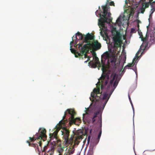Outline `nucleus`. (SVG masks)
I'll return each instance as SVG.
<instances>
[{
  "label": "nucleus",
  "instance_id": "obj_1",
  "mask_svg": "<svg viewBox=\"0 0 155 155\" xmlns=\"http://www.w3.org/2000/svg\"><path fill=\"white\" fill-rule=\"evenodd\" d=\"M124 74L120 72L119 74L121 77L117 79H115L116 73L110 74L107 73L105 75H103L102 72L101 77L98 79V81L96 84L97 87L94 88L89 97L90 101L95 102V104L91 106L92 103H91L89 107L100 111L101 113H103L107 103Z\"/></svg>",
  "mask_w": 155,
  "mask_h": 155
},
{
  "label": "nucleus",
  "instance_id": "obj_2",
  "mask_svg": "<svg viewBox=\"0 0 155 155\" xmlns=\"http://www.w3.org/2000/svg\"><path fill=\"white\" fill-rule=\"evenodd\" d=\"M85 109L84 112L85 113L82 114L83 118H84V115L86 114L89 115V114L87 112V111H88L90 115L88 116V117L87 119V121L89 124L93 123L96 120L95 118L97 117V115H98V120L97 122V131H99V133L97 138L94 137H92L91 144L89 146V149L87 153V155H93L94 147L99 142L101 136L102 132V113H101L100 111L93 110V108L89 107L87 108L85 107Z\"/></svg>",
  "mask_w": 155,
  "mask_h": 155
},
{
  "label": "nucleus",
  "instance_id": "obj_3",
  "mask_svg": "<svg viewBox=\"0 0 155 155\" xmlns=\"http://www.w3.org/2000/svg\"><path fill=\"white\" fill-rule=\"evenodd\" d=\"M106 5H102L101 6L103 11H101V9L100 6H99L98 9L95 12V15L98 17H99L100 18L98 19V25L100 28V35L102 37H104V34L101 30L103 31L104 33L105 32L107 31L108 29L107 27L109 26V22H106L107 19L106 18V14H108V16H109L110 13H108L105 10L104 7Z\"/></svg>",
  "mask_w": 155,
  "mask_h": 155
},
{
  "label": "nucleus",
  "instance_id": "obj_4",
  "mask_svg": "<svg viewBox=\"0 0 155 155\" xmlns=\"http://www.w3.org/2000/svg\"><path fill=\"white\" fill-rule=\"evenodd\" d=\"M94 39V38L93 36L92 39L90 40V41L91 42V45L89 46H88L87 43H86V44H85L83 45L82 43H78L77 44L76 42L74 43V47H77L78 45V48L80 51V52H77V54H75V57L76 58H79V59L81 58L83 59V56L84 55V58H86V53L87 51V48L91 46H93V47L96 50L100 49L101 47V44L95 40H94L93 43H92V41ZM90 41V40H88V41Z\"/></svg>",
  "mask_w": 155,
  "mask_h": 155
},
{
  "label": "nucleus",
  "instance_id": "obj_5",
  "mask_svg": "<svg viewBox=\"0 0 155 155\" xmlns=\"http://www.w3.org/2000/svg\"><path fill=\"white\" fill-rule=\"evenodd\" d=\"M76 35L78 36L79 39L81 40H83L85 43H87L88 46H90L91 45V42L90 41H88V40H91L92 39L93 35L91 33L88 32L85 35L82 34L81 33L78 31L76 33L73 37H72V41H70V50L71 52L73 54H77V52H80L79 48L78 50L77 51L74 48H72V45L71 44L72 42L73 41V38H74L76 39H77Z\"/></svg>",
  "mask_w": 155,
  "mask_h": 155
},
{
  "label": "nucleus",
  "instance_id": "obj_6",
  "mask_svg": "<svg viewBox=\"0 0 155 155\" xmlns=\"http://www.w3.org/2000/svg\"><path fill=\"white\" fill-rule=\"evenodd\" d=\"M109 1L108 0H107L106 4L105 5H106L104 8L105 9L106 11L108 13H110L109 16H108V14H106V22H109V26L108 27L110 26V23L111 21V19H112V18L111 17V14L110 12V7L108 4Z\"/></svg>",
  "mask_w": 155,
  "mask_h": 155
},
{
  "label": "nucleus",
  "instance_id": "obj_7",
  "mask_svg": "<svg viewBox=\"0 0 155 155\" xmlns=\"http://www.w3.org/2000/svg\"><path fill=\"white\" fill-rule=\"evenodd\" d=\"M127 19V17L124 15V13L120 15L116 20V23L117 25L120 27V29H121V26L124 25L122 21H124L125 19Z\"/></svg>",
  "mask_w": 155,
  "mask_h": 155
},
{
  "label": "nucleus",
  "instance_id": "obj_8",
  "mask_svg": "<svg viewBox=\"0 0 155 155\" xmlns=\"http://www.w3.org/2000/svg\"><path fill=\"white\" fill-rule=\"evenodd\" d=\"M155 30H152V28L150 29H148L147 31V33L146 35L145 39L147 41L148 40L149 37L150 36V38L152 39V38L155 37Z\"/></svg>",
  "mask_w": 155,
  "mask_h": 155
},
{
  "label": "nucleus",
  "instance_id": "obj_9",
  "mask_svg": "<svg viewBox=\"0 0 155 155\" xmlns=\"http://www.w3.org/2000/svg\"><path fill=\"white\" fill-rule=\"evenodd\" d=\"M40 131V134L38 135V133H36L35 135L37 136V139H42L43 137H45V134L46 132V129L45 128H40L38 132Z\"/></svg>",
  "mask_w": 155,
  "mask_h": 155
},
{
  "label": "nucleus",
  "instance_id": "obj_10",
  "mask_svg": "<svg viewBox=\"0 0 155 155\" xmlns=\"http://www.w3.org/2000/svg\"><path fill=\"white\" fill-rule=\"evenodd\" d=\"M138 63V61H137L135 63H134V68H128V69H130L132 70L135 73L136 75V78L135 79L136 81V87L137 86V65Z\"/></svg>",
  "mask_w": 155,
  "mask_h": 155
},
{
  "label": "nucleus",
  "instance_id": "obj_11",
  "mask_svg": "<svg viewBox=\"0 0 155 155\" xmlns=\"http://www.w3.org/2000/svg\"><path fill=\"white\" fill-rule=\"evenodd\" d=\"M68 112L69 114L71 115H74L75 114L74 110L71 109H68L64 112V115L63 116L62 120H63L65 117L66 113Z\"/></svg>",
  "mask_w": 155,
  "mask_h": 155
},
{
  "label": "nucleus",
  "instance_id": "obj_12",
  "mask_svg": "<svg viewBox=\"0 0 155 155\" xmlns=\"http://www.w3.org/2000/svg\"><path fill=\"white\" fill-rule=\"evenodd\" d=\"M151 45V44L149 45V47L147 48L146 50H143V49H142V50H143L142 52H141V54L139 56L138 58L137 59H136V60H135V62L137 61H138V62L139 60L141 58V57L142 56V55L143 54L147 51L149 48L150 47Z\"/></svg>",
  "mask_w": 155,
  "mask_h": 155
},
{
  "label": "nucleus",
  "instance_id": "obj_13",
  "mask_svg": "<svg viewBox=\"0 0 155 155\" xmlns=\"http://www.w3.org/2000/svg\"><path fill=\"white\" fill-rule=\"evenodd\" d=\"M75 149L73 147H69V149L68 150V153L69 154V155H70L71 154H72L74 153ZM65 153V155H69L68 154V153Z\"/></svg>",
  "mask_w": 155,
  "mask_h": 155
},
{
  "label": "nucleus",
  "instance_id": "obj_14",
  "mask_svg": "<svg viewBox=\"0 0 155 155\" xmlns=\"http://www.w3.org/2000/svg\"><path fill=\"white\" fill-rule=\"evenodd\" d=\"M152 3H150V2H147L146 0H144L143 4V6L145 8H148L150 5L151 6Z\"/></svg>",
  "mask_w": 155,
  "mask_h": 155
},
{
  "label": "nucleus",
  "instance_id": "obj_15",
  "mask_svg": "<svg viewBox=\"0 0 155 155\" xmlns=\"http://www.w3.org/2000/svg\"><path fill=\"white\" fill-rule=\"evenodd\" d=\"M143 44L142 43L141 45H140V48H139V49L138 51L136 53V54L134 56V58L133 59V61H134L135 62V60H136V59H137L138 58L139 56L138 55V54L139 53V52L140 51V50L141 48V47L143 46Z\"/></svg>",
  "mask_w": 155,
  "mask_h": 155
},
{
  "label": "nucleus",
  "instance_id": "obj_16",
  "mask_svg": "<svg viewBox=\"0 0 155 155\" xmlns=\"http://www.w3.org/2000/svg\"><path fill=\"white\" fill-rule=\"evenodd\" d=\"M135 62L134 61H132V62L131 63H128L124 67V68L125 69H128L129 68H132L134 67V63Z\"/></svg>",
  "mask_w": 155,
  "mask_h": 155
},
{
  "label": "nucleus",
  "instance_id": "obj_17",
  "mask_svg": "<svg viewBox=\"0 0 155 155\" xmlns=\"http://www.w3.org/2000/svg\"><path fill=\"white\" fill-rule=\"evenodd\" d=\"M126 63V60H123L122 61H118L117 64H118V66L120 67H121L122 68V69H123V68L124 66V64Z\"/></svg>",
  "mask_w": 155,
  "mask_h": 155
},
{
  "label": "nucleus",
  "instance_id": "obj_18",
  "mask_svg": "<svg viewBox=\"0 0 155 155\" xmlns=\"http://www.w3.org/2000/svg\"><path fill=\"white\" fill-rule=\"evenodd\" d=\"M138 11L139 13L143 14L145 10L144 7L142 6L140 7L139 8Z\"/></svg>",
  "mask_w": 155,
  "mask_h": 155
},
{
  "label": "nucleus",
  "instance_id": "obj_19",
  "mask_svg": "<svg viewBox=\"0 0 155 155\" xmlns=\"http://www.w3.org/2000/svg\"><path fill=\"white\" fill-rule=\"evenodd\" d=\"M109 55V53L108 51H106L105 52H104L101 55V57H105V58H107Z\"/></svg>",
  "mask_w": 155,
  "mask_h": 155
},
{
  "label": "nucleus",
  "instance_id": "obj_20",
  "mask_svg": "<svg viewBox=\"0 0 155 155\" xmlns=\"http://www.w3.org/2000/svg\"><path fill=\"white\" fill-rule=\"evenodd\" d=\"M145 39L146 41L145 42V45L143 49V50H146L147 48L149 47V46H148L149 44V40L147 41Z\"/></svg>",
  "mask_w": 155,
  "mask_h": 155
},
{
  "label": "nucleus",
  "instance_id": "obj_21",
  "mask_svg": "<svg viewBox=\"0 0 155 155\" xmlns=\"http://www.w3.org/2000/svg\"><path fill=\"white\" fill-rule=\"evenodd\" d=\"M151 9L150 11V13L153 14L155 11V8H153V4L151 3Z\"/></svg>",
  "mask_w": 155,
  "mask_h": 155
},
{
  "label": "nucleus",
  "instance_id": "obj_22",
  "mask_svg": "<svg viewBox=\"0 0 155 155\" xmlns=\"http://www.w3.org/2000/svg\"><path fill=\"white\" fill-rule=\"evenodd\" d=\"M64 131H65V134L66 135L65 137H67L68 136L69 134L70 131L69 130L66 128H65L64 129Z\"/></svg>",
  "mask_w": 155,
  "mask_h": 155
},
{
  "label": "nucleus",
  "instance_id": "obj_23",
  "mask_svg": "<svg viewBox=\"0 0 155 155\" xmlns=\"http://www.w3.org/2000/svg\"><path fill=\"white\" fill-rule=\"evenodd\" d=\"M64 147H60L58 149V151L59 153H62L64 151Z\"/></svg>",
  "mask_w": 155,
  "mask_h": 155
},
{
  "label": "nucleus",
  "instance_id": "obj_24",
  "mask_svg": "<svg viewBox=\"0 0 155 155\" xmlns=\"http://www.w3.org/2000/svg\"><path fill=\"white\" fill-rule=\"evenodd\" d=\"M131 107H132V108L133 113V122L134 132V106H132ZM134 135H135V133L134 132Z\"/></svg>",
  "mask_w": 155,
  "mask_h": 155
},
{
  "label": "nucleus",
  "instance_id": "obj_25",
  "mask_svg": "<svg viewBox=\"0 0 155 155\" xmlns=\"http://www.w3.org/2000/svg\"><path fill=\"white\" fill-rule=\"evenodd\" d=\"M152 39H151L150 38L149 40V41L150 42H151V44H151L152 45V44H153V43H155V37L152 38Z\"/></svg>",
  "mask_w": 155,
  "mask_h": 155
},
{
  "label": "nucleus",
  "instance_id": "obj_26",
  "mask_svg": "<svg viewBox=\"0 0 155 155\" xmlns=\"http://www.w3.org/2000/svg\"><path fill=\"white\" fill-rule=\"evenodd\" d=\"M28 146H31V147H36L37 146V149H38V145L36 144H31L30 143H29Z\"/></svg>",
  "mask_w": 155,
  "mask_h": 155
},
{
  "label": "nucleus",
  "instance_id": "obj_27",
  "mask_svg": "<svg viewBox=\"0 0 155 155\" xmlns=\"http://www.w3.org/2000/svg\"><path fill=\"white\" fill-rule=\"evenodd\" d=\"M138 33L139 35L140 36V38H141V41H143V39L142 38H141V37L143 35L141 31H140V32L138 31Z\"/></svg>",
  "mask_w": 155,
  "mask_h": 155
},
{
  "label": "nucleus",
  "instance_id": "obj_28",
  "mask_svg": "<svg viewBox=\"0 0 155 155\" xmlns=\"http://www.w3.org/2000/svg\"><path fill=\"white\" fill-rule=\"evenodd\" d=\"M135 135H134V136L133 137V141H134V146H133V149H134V152L135 153V155H137L136 153H135V149H134V145H135V141H134V136Z\"/></svg>",
  "mask_w": 155,
  "mask_h": 155
},
{
  "label": "nucleus",
  "instance_id": "obj_29",
  "mask_svg": "<svg viewBox=\"0 0 155 155\" xmlns=\"http://www.w3.org/2000/svg\"><path fill=\"white\" fill-rule=\"evenodd\" d=\"M108 4L109 5L111 6H114V1H111L110 2L108 3Z\"/></svg>",
  "mask_w": 155,
  "mask_h": 155
},
{
  "label": "nucleus",
  "instance_id": "obj_30",
  "mask_svg": "<svg viewBox=\"0 0 155 155\" xmlns=\"http://www.w3.org/2000/svg\"><path fill=\"white\" fill-rule=\"evenodd\" d=\"M152 15H153V14H151V13L150 14V15H149V18L148 19L149 22H150V19L151 18H152Z\"/></svg>",
  "mask_w": 155,
  "mask_h": 155
},
{
  "label": "nucleus",
  "instance_id": "obj_31",
  "mask_svg": "<svg viewBox=\"0 0 155 155\" xmlns=\"http://www.w3.org/2000/svg\"><path fill=\"white\" fill-rule=\"evenodd\" d=\"M125 69H126L124 68H123V69H122V68H121L120 71H121L122 72H123V73H124L125 71Z\"/></svg>",
  "mask_w": 155,
  "mask_h": 155
},
{
  "label": "nucleus",
  "instance_id": "obj_32",
  "mask_svg": "<svg viewBox=\"0 0 155 155\" xmlns=\"http://www.w3.org/2000/svg\"><path fill=\"white\" fill-rule=\"evenodd\" d=\"M58 125V124H57L54 127V129H55L56 130V131L57 130V132H58V131L59 130L58 129V127H57V125Z\"/></svg>",
  "mask_w": 155,
  "mask_h": 155
},
{
  "label": "nucleus",
  "instance_id": "obj_33",
  "mask_svg": "<svg viewBox=\"0 0 155 155\" xmlns=\"http://www.w3.org/2000/svg\"><path fill=\"white\" fill-rule=\"evenodd\" d=\"M135 28H131L130 32H133L135 31Z\"/></svg>",
  "mask_w": 155,
  "mask_h": 155
},
{
  "label": "nucleus",
  "instance_id": "obj_34",
  "mask_svg": "<svg viewBox=\"0 0 155 155\" xmlns=\"http://www.w3.org/2000/svg\"><path fill=\"white\" fill-rule=\"evenodd\" d=\"M54 146L51 147V148H50L49 150H48V152L49 151H51L52 150H54Z\"/></svg>",
  "mask_w": 155,
  "mask_h": 155
},
{
  "label": "nucleus",
  "instance_id": "obj_35",
  "mask_svg": "<svg viewBox=\"0 0 155 155\" xmlns=\"http://www.w3.org/2000/svg\"><path fill=\"white\" fill-rule=\"evenodd\" d=\"M128 98H129V101H130V103L132 102V100H131V99L130 97V96H129V93H128Z\"/></svg>",
  "mask_w": 155,
  "mask_h": 155
},
{
  "label": "nucleus",
  "instance_id": "obj_36",
  "mask_svg": "<svg viewBox=\"0 0 155 155\" xmlns=\"http://www.w3.org/2000/svg\"><path fill=\"white\" fill-rule=\"evenodd\" d=\"M90 58H87V59L86 61H84V63H87V61H90Z\"/></svg>",
  "mask_w": 155,
  "mask_h": 155
},
{
  "label": "nucleus",
  "instance_id": "obj_37",
  "mask_svg": "<svg viewBox=\"0 0 155 155\" xmlns=\"http://www.w3.org/2000/svg\"><path fill=\"white\" fill-rule=\"evenodd\" d=\"M124 52V54L125 55V56H126V52L125 51V50L124 49H123L122 52Z\"/></svg>",
  "mask_w": 155,
  "mask_h": 155
},
{
  "label": "nucleus",
  "instance_id": "obj_38",
  "mask_svg": "<svg viewBox=\"0 0 155 155\" xmlns=\"http://www.w3.org/2000/svg\"><path fill=\"white\" fill-rule=\"evenodd\" d=\"M150 22H149V23L148 25V26H147V30H148V29H150V28H149V25H150Z\"/></svg>",
  "mask_w": 155,
  "mask_h": 155
},
{
  "label": "nucleus",
  "instance_id": "obj_39",
  "mask_svg": "<svg viewBox=\"0 0 155 155\" xmlns=\"http://www.w3.org/2000/svg\"><path fill=\"white\" fill-rule=\"evenodd\" d=\"M90 138H91V137L89 136L88 137V140H87V143H88V141H89Z\"/></svg>",
  "mask_w": 155,
  "mask_h": 155
},
{
  "label": "nucleus",
  "instance_id": "obj_40",
  "mask_svg": "<svg viewBox=\"0 0 155 155\" xmlns=\"http://www.w3.org/2000/svg\"><path fill=\"white\" fill-rule=\"evenodd\" d=\"M38 143L39 144V146L40 147L41 146V143L40 142V141H39V142H38Z\"/></svg>",
  "mask_w": 155,
  "mask_h": 155
},
{
  "label": "nucleus",
  "instance_id": "obj_41",
  "mask_svg": "<svg viewBox=\"0 0 155 155\" xmlns=\"http://www.w3.org/2000/svg\"><path fill=\"white\" fill-rule=\"evenodd\" d=\"M29 140L31 141H32V138L31 137H29Z\"/></svg>",
  "mask_w": 155,
  "mask_h": 155
},
{
  "label": "nucleus",
  "instance_id": "obj_42",
  "mask_svg": "<svg viewBox=\"0 0 155 155\" xmlns=\"http://www.w3.org/2000/svg\"><path fill=\"white\" fill-rule=\"evenodd\" d=\"M153 0H149V1L148 2H150V3H152L153 4Z\"/></svg>",
  "mask_w": 155,
  "mask_h": 155
},
{
  "label": "nucleus",
  "instance_id": "obj_43",
  "mask_svg": "<svg viewBox=\"0 0 155 155\" xmlns=\"http://www.w3.org/2000/svg\"><path fill=\"white\" fill-rule=\"evenodd\" d=\"M53 133H52H52H49V136H50V137H51V136H52V135H53Z\"/></svg>",
  "mask_w": 155,
  "mask_h": 155
},
{
  "label": "nucleus",
  "instance_id": "obj_44",
  "mask_svg": "<svg viewBox=\"0 0 155 155\" xmlns=\"http://www.w3.org/2000/svg\"><path fill=\"white\" fill-rule=\"evenodd\" d=\"M61 135H64V133L63 132V131H62V130H61Z\"/></svg>",
  "mask_w": 155,
  "mask_h": 155
},
{
  "label": "nucleus",
  "instance_id": "obj_45",
  "mask_svg": "<svg viewBox=\"0 0 155 155\" xmlns=\"http://www.w3.org/2000/svg\"><path fill=\"white\" fill-rule=\"evenodd\" d=\"M124 12L127 13V15L128 14V13L127 12V11L126 10H124Z\"/></svg>",
  "mask_w": 155,
  "mask_h": 155
},
{
  "label": "nucleus",
  "instance_id": "obj_46",
  "mask_svg": "<svg viewBox=\"0 0 155 155\" xmlns=\"http://www.w3.org/2000/svg\"><path fill=\"white\" fill-rule=\"evenodd\" d=\"M63 120L62 119L60 121H59V122L57 124H59V123H61V122Z\"/></svg>",
  "mask_w": 155,
  "mask_h": 155
},
{
  "label": "nucleus",
  "instance_id": "obj_47",
  "mask_svg": "<svg viewBox=\"0 0 155 155\" xmlns=\"http://www.w3.org/2000/svg\"><path fill=\"white\" fill-rule=\"evenodd\" d=\"M130 103V104H131V107H132V106H133V103H132V102Z\"/></svg>",
  "mask_w": 155,
  "mask_h": 155
},
{
  "label": "nucleus",
  "instance_id": "obj_48",
  "mask_svg": "<svg viewBox=\"0 0 155 155\" xmlns=\"http://www.w3.org/2000/svg\"><path fill=\"white\" fill-rule=\"evenodd\" d=\"M94 54H95V56H96V57L97 58H98L97 57V56L96 53L95 52Z\"/></svg>",
  "mask_w": 155,
  "mask_h": 155
},
{
  "label": "nucleus",
  "instance_id": "obj_49",
  "mask_svg": "<svg viewBox=\"0 0 155 155\" xmlns=\"http://www.w3.org/2000/svg\"><path fill=\"white\" fill-rule=\"evenodd\" d=\"M26 142L27 143H29V141H28V140H27V141H26Z\"/></svg>",
  "mask_w": 155,
  "mask_h": 155
},
{
  "label": "nucleus",
  "instance_id": "obj_50",
  "mask_svg": "<svg viewBox=\"0 0 155 155\" xmlns=\"http://www.w3.org/2000/svg\"><path fill=\"white\" fill-rule=\"evenodd\" d=\"M117 46L118 47H120V45L119 44H117Z\"/></svg>",
  "mask_w": 155,
  "mask_h": 155
},
{
  "label": "nucleus",
  "instance_id": "obj_51",
  "mask_svg": "<svg viewBox=\"0 0 155 155\" xmlns=\"http://www.w3.org/2000/svg\"><path fill=\"white\" fill-rule=\"evenodd\" d=\"M90 64V62H88V66H90V65H89Z\"/></svg>",
  "mask_w": 155,
  "mask_h": 155
},
{
  "label": "nucleus",
  "instance_id": "obj_52",
  "mask_svg": "<svg viewBox=\"0 0 155 155\" xmlns=\"http://www.w3.org/2000/svg\"><path fill=\"white\" fill-rule=\"evenodd\" d=\"M80 152L78 153L77 154V155H80Z\"/></svg>",
  "mask_w": 155,
  "mask_h": 155
},
{
  "label": "nucleus",
  "instance_id": "obj_53",
  "mask_svg": "<svg viewBox=\"0 0 155 155\" xmlns=\"http://www.w3.org/2000/svg\"><path fill=\"white\" fill-rule=\"evenodd\" d=\"M141 0H140L139 1V2H138V3H140V2H141Z\"/></svg>",
  "mask_w": 155,
  "mask_h": 155
},
{
  "label": "nucleus",
  "instance_id": "obj_54",
  "mask_svg": "<svg viewBox=\"0 0 155 155\" xmlns=\"http://www.w3.org/2000/svg\"><path fill=\"white\" fill-rule=\"evenodd\" d=\"M153 3H155V0L154 1H153Z\"/></svg>",
  "mask_w": 155,
  "mask_h": 155
},
{
  "label": "nucleus",
  "instance_id": "obj_55",
  "mask_svg": "<svg viewBox=\"0 0 155 155\" xmlns=\"http://www.w3.org/2000/svg\"><path fill=\"white\" fill-rule=\"evenodd\" d=\"M154 30H155V27H153Z\"/></svg>",
  "mask_w": 155,
  "mask_h": 155
},
{
  "label": "nucleus",
  "instance_id": "obj_56",
  "mask_svg": "<svg viewBox=\"0 0 155 155\" xmlns=\"http://www.w3.org/2000/svg\"><path fill=\"white\" fill-rule=\"evenodd\" d=\"M67 150V148L65 149V151H66Z\"/></svg>",
  "mask_w": 155,
  "mask_h": 155
},
{
  "label": "nucleus",
  "instance_id": "obj_57",
  "mask_svg": "<svg viewBox=\"0 0 155 155\" xmlns=\"http://www.w3.org/2000/svg\"><path fill=\"white\" fill-rule=\"evenodd\" d=\"M45 147H46V146H45H45H44V148H45Z\"/></svg>",
  "mask_w": 155,
  "mask_h": 155
},
{
  "label": "nucleus",
  "instance_id": "obj_58",
  "mask_svg": "<svg viewBox=\"0 0 155 155\" xmlns=\"http://www.w3.org/2000/svg\"><path fill=\"white\" fill-rule=\"evenodd\" d=\"M125 3H127V1H126V0H125Z\"/></svg>",
  "mask_w": 155,
  "mask_h": 155
},
{
  "label": "nucleus",
  "instance_id": "obj_59",
  "mask_svg": "<svg viewBox=\"0 0 155 155\" xmlns=\"http://www.w3.org/2000/svg\"><path fill=\"white\" fill-rule=\"evenodd\" d=\"M146 151V150H144V151H143V153H144L145 151Z\"/></svg>",
  "mask_w": 155,
  "mask_h": 155
},
{
  "label": "nucleus",
  "instance_id": "obj_60",
  "mask_svg": "<svg viewBox=\"0 0 155 155\" xmlns=\"http://www.w3.org/2000/svg\"><path fill=\"white\" fill-rule=\"evenodd\" d=\"M155 150V149H154L153 150H153Z\"/></svg>",
  "mask_w": 155,
  "mask_h": 155
},
{
  "label": "nucleus",
  "instance_id": "obj_61",
  "mask_svg": "<svg viewBox=\"0 0 155 155\" xmlns=\"http://www.w3.org/2000/svg\"><path fill=\"white\" fill-rule=\"evenodd\" d=\"M103 68H102V71H103Z\"/></svg>",
  "mask_w": 155,
  "mask_h": 155
}]
</instances>
